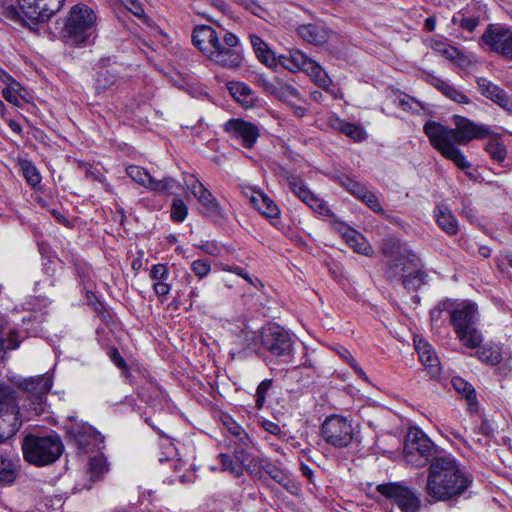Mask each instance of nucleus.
Returning <instances> with one entry per match:
<instances>
[{
	"label": "nucleus",
	"mask_w": 512,
	"mask_h": 512,
	"mask_svg": "<svg viewBox=\"0 0 512 512\" xmlns=\"http://www.w3.org/2000/svg\"><path fill=\"white\" fill-rule=\"evenodd\" d=\"M472 484L471 476L459 461L451 455L434 459L427 471L424 492L426 500L433 504L462 496Z\"/></svg>",
	"instance_id": "7ed1b4c3"
},
{
	"label": "nucleus",
	"mask_w": 512,
	"mask_h": 512,
	"mask_svg": "<svg viewBox=\"0 0 512 512\" xmlns=\"http://www.w3.org/2000/svg\"><path fill=\"white\" fill-rule=\"evenodd\" d=\"M477 85L480 93L495 103H497L506 93L502 88L487 80L486 78H479L477 80Z\"/></svg>",
	"instance_id": "f704fd0d"
},
{
	"label": "nucleus",
	"mask_w": 512,
	"mask_h": 512,
	"mask_svg": "<svg viewBox=\"0 0 512 512\" xmlns=\"http://www.w3.org/2000/svg\"><path fill=\"white\" fill-rule=\"evenodd\" d=\"M429 83L439 90L444 96L448 99L458 103V104H468L470 103L469 97L459 88L454 85L448 83L447 81L436 77L429 76Z\"/></svg>",
	"instance_id": "4be33fe9"
},
{
	"label": "nucleus",
	"mask_w": 512,
	"mask_h": 512,
	"mask_svg": "<svg viewBox=\"0 0 512 512\" xmlns=\"http://www.w3.org/2000/svg\"><path fill=\"white\" fill-rule=\"evenodd\" d=\"M198 201L201 205V211L205 215L217 216L220 214V205L213 194H199Z\"/></svg>",
	"instance_id": "a19ab883"
},
{
	"label": "nucleus",
	"mask_w": 512,
	"mask_h": 512,
	"mask_svg": "<svg viewBox=\"0 0 512 512\" xmlns=\"http://www.w3.org/2000/svg\"><path fill=\"white\" fill-rule=\"evenodd\" d=\"M122 3L135 16L142 17L144 15V9L138 0H125Z\"/></svg>",
	"instance_id": "13d9d810"
},
{
	"label": "nucleus",
	"mask_w": 512,
	"mask_h": 512,
	"mask_svg": "<svg viewBox=\"0 0 512 512\" xmlns=\"http://www.w3.org/2000/svg\"><path fill=\"white\" fill-rule=\"evenodd\" d=\"M2 96L5 98L6 101L10 102L11 104L18 105V95L15 89L10 85L2 90Z\"/></svg>",
	"instance_id": "bf43d9fd"
},
{
	"label": "nucleus",
	"mask_w": 512,
	"mask_h": 512,
	"mask_svg": "<svg viewBox=\"0 0 512 512\" xmlns=\"http://www.w3.org/2000/svg\"><path fill=\"white\" fill-rule=\"evenodd\" d=\"M479 24V19L475 17H466L461 19L460 26L467 30V31H473Z\"/></svg>",
	"instance_id": "052dcab7"
},
{
	"label": "nucleus",
	"mask_w": 512,
	"mask_h": 512,
	"mask_svg": "<svg viewBox=\"0 0 512 512\" xmlns=\"http://www.w3.org/2000/svg\"><path fill=\"white\" fill-rule=\"evenodd\" d=\"M166 281L167 280L154 281L153 290L159 298L167 296L171 291V285Z\"/></svg>",
	"instance_id": "4d7b16f0"
},
{
	"label": "nucleus",
	"mask_w": 512,
	"mask_h": 512,
	"mask_svg": "<svg viewBox=\"0 0 512 512\" xmlns=\"http://www.w3.org/2000/svg\"><path fill=\"white\" fill-rule=\"evenodd\" d=\"M191 270L199 278H205L211 271V264L208 259H197L191 264Z\"/></svg>",
	"instance_id": "49530a36"
},
{
	"label": "nucleus",
	"mask_w": 512,
	"mask_h": 512,
	"mask_svg": "<svg viewBox=\"0 0 512 512\" xmlns=\"http://www.w3.org/2000/svg\"><path fill=\"white\" fill-rule=\"evenodd\" d=\"M346 242L355 252L363 254L365 256H371L373 254V248L367 241V239L360 233L352 229H346L343 234Z\"/></svg>",
	"instance_id": "c85d7f7f"
},
{
	"label": "nucleus",
	"mask_w": 512,
	"mask_h": 512,
	"mask_svg": "<svg viewBox=\"0 0 512 512\" xmlns=\"http://www.w3.org/2000/svg\"><path fill=\"white\" fill-rule=\"evenodd\" d=\"M259 83L266 93L282 101L289 102L299 98L298 91L279 77H273L272 79L260 78Z\"/></svg>",
	"instance_id": "6ab92c4d"
},
{
	"label": "nucleus",
	"mask_w": 512,
	"mask_h": 512,
	"mask_svg": "<svg viewBox=\"0 0 512 512\" xmlns=\"http://www.w3.org/2000/svg\"><path fill=\"white\" fill-rule=\"evenodd\" d=\"M63 443L58 435H27L22 444L24 458L36 466L54 463L63 452Z\"/></svg>",
	"instance_id": "20e7f679"
},
{
	"label": "nucleus",
	"mask_w": 512,
	"mask_h": 512,
	"mask_svg": "<svg viewBox=\"0 0 512 512\" xmlns=\"http://www.w3.org/2000/svg\"><path fill=\"white\" fill-rule=\"evenodd\" d=\"M345 188L348 190V192L354 193L360 189V185L357 182L348 179V184L345 186Z\"/></svg>",
	"instance_id": "338daca9"
},
{
	"label": "nucleus",
	"mask_w": 512,
	"mask_h": 512,
	"mask_svg": "<svg viewBox=\"0 0 512 512\" xmlns=\"http://www.w3.org/2000/svg\"><path fill=\"white\" fill-rule=\"evenodd\" d=\"M108 355L111 359V361L123 372L128 371V366L126 364V361L123 359V357L120 355L119 351L115 347H111L108 351Z\"/></svg>",
	"instance_id": "6e6d98bb"
},
{
	"label": "nucleus",
	"mask_w": 512,
	"mask_h": 512,
	"mask_svg": "<svg viewBox=\"0 0 512 512\" xmlns=\"http://www.w3.org/2000/svg\"><path fill=\"white\" fill-rule=\"evenodd\" d=\"M96 15L86 5H75L64 24L63 37L72 43L82 44L87 42L94 32Z\"/></svg>",
	"instance_id": "0eeeda50"
},
{
	"label": "nucleus",
	"mask_w": 512,
	"mask_h": 512,
	"mask_svg": "<svg viewBox=\"0 0 512 512\" xmlns=\"http://www.w3.org/2000/svg\"><path fill=\"white\" fill-rule=\"evenodd\" d=\"M305 72L308 73L314 79L317 85L324 89L329 88L331 80L317 62L313 60L311 67H309V69H306Z\"/></svg>",
	"instance_id": "37998d69"
},
{
	"label": "nucleus",
	"mask_w": 512,
	"mask_h": 512,
	"mask_svg": "<svg viewBox=\"0 0 512 512\" xmlns=\"http://www.w3.org/2000/svg\"><path fill=\"white\" fill-rule=\"evenodd\" d=\"M482 41L492 51L500 54L505 59L512 60V31L489 25L482 35Z\"/></svg>",
	"instance_id": "2eb2a0df"
},
{
	"label": "nucleus",
	"mask_w": 512,
	"mask_h": 512,
	"mask_svg": "<svg viewBox=\"0 0 512 512\" xmlns=\"http://www.w3.org/2000/svg\"><path fill=\"white\" fill-rule=\"evenodd\" d=\"M484 150L491 160L497 164H503L507 157V149L500 138H492L486 142Z\"/></svg>",
	"instance_id": "473e14b6"
},
{
	"label": "nucleus",
	"mask_w": 512,
	"mask_h": 512,
	"mask_svg": "<svg viewBox=\"0 0 512 512\" xmlns=\"http://www.w3.org/2000/svg\"><path fill=\"white\" fill-rule=\"evenodd\" d=\"M377 491L395 505L401 512H419L422 500L418 493L398 483L381 484Z\"/></svg>",
	"instance_id": "9b49d317"
},
{
	"label": "nucleus",
	"mask_w": 512,
	"mask_h": 512,
	"mask_svg": "<svg viewBox=\"0 0 512 512\" xmlns=\"http://www.w3.org/2000/svg\"><path fill=\"white\" fill-rule=\"evenodd\" d=\"M340 356L350 365V367L355 371V373L362 378L363 380L367 381V375L363 371V369L358 365L357 361L353 357V355L347 350L343 349L340 352Z\"/></svg>",
	"instance_id": "3c124183"
},
{
	"label": "nucleus",
	"mask_w": 512,
	"mask_h": 512,
	"mask_svg": "<svg viewBox=\"0 0 512 512\" xmlns=\"http://www.w3.org/2000/svg\"><path fill=\"white\" fill-rule=\"evenodd\" d=\"M436 446L420 430L410 429L405 437L403 455L413 467L421 468L436 459Z\"/></svg>",
	"instance_id": "6e6552de"
},
{
	"label": "nucleus",
	"mask_w": 512,
	"mask_h": 512,
	"mask_svg": "<svg viewBox=\"0 0 512 512\" xmlns=\"http://www.w3.org/2000/svg\"><path fill=\"white\" fill-rule=\"evenodd\" d=\"M496 104H498L508 113L512 114V99L508 96L507 93H505Z\"/></svg>",
	"instance_id": "0e129e2a"
},
{
	"label": "nucleus",
	"mask_w": 512,
	"mask_h": 512,
	"mask_svg": "<svg viewBox=\"0 0 512 512\" xmlns=\"http://www.w3.org/2000/svg\"><path fill=\"white\" fill-rule=\"evenodd\" d=\"M261 425L265 431L272 435L277 436L281 434V427L277 423H274L269 420H264L262 421Z\"/></svg>",
	"instance_id": "680f3d73"
},
{
	"label": "nucleus",
	"mask_w": 512,
	"mask_h": 512,
	"mask_svg": "<svg viewBox=\"0 0 512 512\" xmlns=\"http://www.w3.org/2000/svg\"><path fill=\"white\" fill-rule=\"evenodd\" d=\"M453 122L455 127L449 128L429 120L424 124L423 131L432 147L444 158L452 161L461 170L470 169L471 163L458 146L467 145L474 139L487 138L492 131L487 125L477 124L460 115L453 116Z\"/></svg>",
	"instance_id": "f257e3e1"
},
{
	"label": "nucleus",
	"mask_w": 512,
	"mask_h": 512,
	"mask_svg": "<svg viewBox=\"0 0 512 512\" xmlns=\"http://www.w3.org/2000/svg\"><path fill=\"white\" fill-rule=\"evenodd\" d=\"M298 35L313 45H322L329 39V31L322 24H303L297 28Z\"/></svg>",
	"instance_id": "412c9836"
},
{
	"label": "nucleus",
	"mask_w": 512,
	"mask_h": 512,
	"mask_svg": "<svg viewBox=\"0 0 512 512\" xmlns=\"http://www.w3.org/2000/svg\"><path fill=\"white\" fill-rule=\"evenodd\" d=\"M312 59L300 50H290L287 55H281L278 61L284 68L296 72L305 71L312 65Z\"/></svg>",
	"instance_id": "5701e85b"
},
{
	"label": "nucleus",
	"mask_w": 512,
	"mask_h": 512,
	"mask_svg": "<svg viewBox=\"0 0 512 512\" xmlns=\"http://www.w3.org/2000/svg\"><path fill=\"white\" fill-rule=\"evenodd\" d=\"M225 425L227 427L228 433L233 438L235 444H237V447H241V448L244 449V447L248 446V444H249V436L243 430V428L241 426H239L237 423H235L231 419H228L225 422Z\"/></svg>",
	"instance_id": "e433bc0d"
},
{
	"label": "nucleus",
	"mask_w": 512,
	"mask_h": 512,
	"mask_svg": "<svg viewBox=\"0 0 512 512\" xmlns=\"http://www.w3.org/2000/svg\"><path fill=\"white\" fill-rule=\"evenodd\" d=\"M415 350L422 364L430 370L433 376L440 372V361L433 347L425 340H415Z\"/></svg>",
	"instance_id": "aec40b11"
},
{
	"label": "nucleus",
	"mask_w": 512,
	"mask_h": 512,
	"mask_svg": "<svg viewBox=\"0 0 512 512\" xmlns=\"http://www.w3.org/2000/svg\"><path fill=\"white\" fill-rule=\"evenodd\" d=\"M271 387V381L270 380H264L262 381L256 390V406L258 408H261L265 402L267 391Z\"/></svg>",
	"instance_id": "5fc2aeb1"
},
{
	"label": "nucleus",
	"mask_w": 512,
	"mask_h": 512,
	"mask_svg": "<svg viewBox=\"0 0 512 512\" xmlns=\"http://www.w3.org/2000/svg\"><path fill=\"white\" fill-rule=\"evenodd\" d=\"M224 127L225 131L233 138L239 139L245 148H252L260 135L255 124L242 119H230Z\"/></svg>",
	"instance_id": "f3484780"
},
{
	"label": "nucleus",
	"mask_w": 512,
	"mask_h": 512,
	"mask_svg": "<svg viewBox=\"0 0 512 512\" xmlns=\"http://www.w3.org/2000/svg\"><path fill=\"white\" fill-rule=\"evenodd\" d=\"M236 450L237 451H244L241 447H236L234 450V457L236 460L233 459V457L226 453H221L218 456V459L221 464V470L222 471H229L232 475L235 477H241L243 475V470H245L244 465L237 459L236 457Z\"/></svg>",
	"instance_id": "7c9ffc66"
},
{
	"label": "nucleus",
	"mask_w": 512,
	"mask_h": 512,
	"mask_svg": "<svg viewBox=\"0 0 512 512\" xmlns=\"http://www.w3.org/2000/svg\"><path fill=\"white\" fill-rule=\"evenodd\" d=\"M89 466L92 478L94 479H99L105 472L108 471L107 461L102 456L91 458Z\"/></svg>",
	"instance_id": "a18cd8bd"
},
{
	"label": "nucleus",
	"mask_w": 512,
	"mask_h": 512,
	"mask_svg": "<svg viewBox=\"0 0 512 512\" xmlns=\"http://www.w3.org/2000/svg\"><path fill=\"white\" fill-rule=\"evenodd\" d=\"M335 127L354 141L360 142L366 138L364 129L353 123L337 120V125Z\"/></svg>",
	"instance_id": "58836bf2"
},
{
	"label": "nucleus",
	"mask_w": 512,
	"mask_h": 512,
	"mask_svg": "<svg viewBox=\"0 0 512 512\" xmlns=\"http://www.w3.org/2000/svg\"><path fill=\"white\" fill-rule=\"evenodd\" d=\"M64 2L65 0H17L23 16L33 22L47 21L62 8Z\"/></svg>",
	"instance_id": "4468645a"
},
{
	"label": "nucleus",
	"mask_w": 512,
	"mask_h": 512,
	"mask_svg": "<svg viewBox=\"0 0 512 512\" xmlns=\"http://www.w3.org/2000/svg\"><path fill=\"white\" fill-rule=\"evenodd\" d=\"M236 457L250 475L263 478L264 474H266L281 486L289 488L292 482L289 475L285 470L276 466L269 458L251 456L245 451L237 450Z\"/></svg>",
	"instance_id": "9d476101"
},
{
	"label": "nucleus",
	"mask_w": 512,
	"mask_h": 512,
	"mask_svg": "<svg viewBox=\"0 0 512 512\" xmlns=\"http://www.w3.org/2000/svg\"><path fill=\"white\" fill-rule=\"evenodd\" d=\"M21 169L27 182L33 188H35L41 180L40 174L38 173L36 167L31 162L25 160L21 162Z\"/></svg>",
	"instance_id": "c03bdc74"
},
{
	"label": "nucleus",
	"mask_w": 512,
	"mask_h": 512,
	"mask_svg": "<svg viewBox=\"0 0 512 512\" xmlns=\"http://www.w3.org/2000/svg\"><path fill=\"white\" fill-rule=\"evenodd\" d=\"M263 348L272 355L283 358L289 362L293 352V342L287 331L278 325H269L262 329L260 334Z\"/></svg>",
	"instance_id": "f8f14e48"
},
{
	"label": "nucleus",
	"mask_w": 512,
	"mask_h": 512,
	"mask_svg": "<svg viewBox=\"0 0 512 512\" xmlns=\"http://www.w3.org/2000/svg\"><path fill=\"white\" fill-rule=\"evenodd\" d=\"M238 2L254 15L263 17L265 9L261 6L262 0H238Z\"/></svg>",
	"instance_id": "864d4df0"
},
{
	"label": "nucleus",
	"mask_w": 512,
	"mask_h": 512,
	"mask_svg": "<svg viewBox=\"0 0 512 512\" xmlns=\"http://www.w3.org/2000/svg\"><path fill=\"white\" fill-rule=\"evenodd\" d=\"M18 386L31 397L24 418L40 414L43 411V397L52 388V379L46 375L29 377L19 381ZM22 419L23 415L16 404L14 393L8 387L0 385V443L17 433Z\"/></svg>",
	"instance_id": "f03ea898"
},
{
	"label": "nucleus",
	"mask_w": 512,
	"mask_h": 512,
	"mask_svg": "<svg viewBox=\"0 0 512 512\" xmlns=\"http://www.w3.org/2000/svg\"><path fill=\"white\" fill-rule=\"evenodd\" d=\"M169 275V268L163 263L153 265L149 272V278L153 281L167 280Z\"/></svg>",
	"instance_id": "09e8293b"
},
{
	"label": "nucleus",
	"mask_w": 512,
	"mask_h": 512,
	"mask_svg": "<svg viewBox=\"0 0 512 512\" xmlns=\"http://www.w3.org/2000/svg\"><path fill=\"white\" fill-rule=\"evenodd\" d=\"M359 199L365 203L371 210L377 213L384 212L382 204L377 194H358Z\"/></svg>",
	"instance_id": "8fccbe9b"
},
{
	"label": "nucleus",
	"mask_w": 512,
	"mask_h": 512,
	"mask_svg": "<svg viewBox=\"0 0 512 512\" xmlns=\"http://www.w3.org/2000/svg\"><path fill=\"white\" fill-rule=\"evenodd\" d=\"M19 472V460L8 454L0 453V487L15 482Z\"/></svg>",
	"instance_id": "b1692460"
},
{
	"label": "nucleus",
	"mask_w": 512,
	"mask_h": 512,
	"mask_svg": "<svg viewBox=\"0 0 512 512\" xmlns=\"http://www.w3.org/2000/svg\"><path fill=\"white\" fill-rule=\"evenodd\" d=\"M250 204L267 218H276L280 214V209L275 201L267 194L247 195Z\"/></svg>",
	"instance_id": "393cba45"
},
{
	"label": "nucleus",
	"mask_w": 512,
	"mask_h": 512,
	"mask_svg": "<svg viewBox=\"0 0 512 512\" xmlns=\"http://www.w3.org/2000/svg\"><path fill=\"white\" fill-rule=\"evenodd\" d=\"M431 47L434 51L439 53L441 56L445 57L450 61H456L461 63L465 57L463 53L456 47L451 46L442 41H433Z\"/></svg>",
	"instance_id": "72a5a7b5"
},
{
	"label": "nucleus",
	"mask_w": 512,
	"mask_h": 512,
	"mask_svg": "<svg viewBox=\"0 0 512 512\" xmlns=\"http://www.w3.org/2000/svg\"><path fill=\"white\" fill-rule=\"evenodd\" d=\"M452 385L458 393L467 399L470 406L476 403L475 390L470 383L460 377H454L452 379Z\"/></svg>",
	"instance_id": "79ce46f5"
},
{
	"label": "nucleus",
	"mask_w": 512,
	"mask_h": 512,
	"mask_svg": "<svg viewBox=\"0 0 512 512\" xmlns=\"http://www.w3.org/2000/svg\"><path fill=\"white\" fill-rule=\"evenodd\" d=\"M238 43L239 40L234 34L222 32L213 51L214 53L211 54L209 59L223 67H239L242 57L240 51L237 49Z\"/></svg>",
	"instance_id": "ddd939ff"
},
{
	"label": "nucleus",
	"mask_w": 512,
	"mask_h": 512,
	"mask_svg": "<svg viewBox=\"0 0 512 512\" xmlns=\"http://www.w3.org/2000/svg\"><path fill=\"white\" fill-rule=\"evenodd\" d=\"M435 26H436V20L434 17H428L426 20H425V28L428 30V31H433L435 29Z\"/></svg>",
	"instance_id": "774afa93"
},
{
	"label": "nucleus",
	"mask_w": 512,
	"mask_h": 512,
	"mask_svg": "<svg viewBox=\"0 0 512 512\" xmlns=\"http://www.w3.org/2000/svg\"><path fill=\"white\" fill-rule=\"evenodd\" d=\"M477 319V307L471 302L457 305L450 313V321L458 339L472 349L478 347L483 340L481 333L474 327Z\"/></svg>",
	"instance_id": "423d86ee"
},
{
	"label": "nucleus",
	"mask_w": 512,
	"mask_h": 512,
	"mask_svg": "<svg viewBox=\"0 0 512 512\" xmlns=\"http://www.w3.org/2000/svg\"><path fill=\"white\" fill-rule=\"evenodd\" d=\"M0 81H2L3 83H6L8 85H11V84L17 85V83L12 79V77L2 69H0Z\"/></svg>",
	"instance_id": "69168bd1"
},
{
	"label": "nucleus",
	"mask_w": 512,
	"mask_h": 512,
	"mask_svg": "<svg viewBox=\"0 0 512 512\" xmlns=\"http://www.w3.org/2000/svg\"><path fill=\"white\" fill-rule=\"evenodd\" d=\"M221 269L223 271L231 272V273H234V274L244 278L249 284H251L253 286H256V283H260V281L258 279L253 280L250 277V275L248 274V272L240 266L222 265Z\"/></svg>",
	"instance_id": "603ef678"
},
{
	"label": "nucleus",
	"mask_w": 512,
	"mask_h": 512,
	"mask_svg": "<svg viewBox=\"0 0 512 512\" xmlns=\"http://www.w3.org/2000/svg\"><path fill=\"white\" fill-rule=\"evenodd\" d=\"M288 182H289L291 192H305V187L300 178H298L296 176H291L288 179Z\"/></svg>",
	"instance_id": "e2e57ef3"
},
{
	"label": "nucleus",
	"mask_w": 512,
	"mask_h": 512,
	"mask_svg": "<svg viewBox=\"0 0 512 512\" xmlns=\"http://www.w3.org/2000/svg\"><path fill=\"white\" fill-rule=\"evenodd\" d=\"M249 38L257 58L269 67L275 66L277 64L276 57L267 43L256 34H250Z\"/></svg>",
	"instance_id": "cd10ccee"
},
{
	"label": "nucleus",
	"mask_w": 512,
	"mask_h": 512,
	"mask_svg": "<svg viewBox=\"0 0 512 512\" xmlns=\"http://www.w3.org/2000/svg\"><path fill=\"white\" fill-rule=\"evenodd\" d=\"M229 91L235 100L242 104L244 107H251L254 104L253 92L245 83H230Z\"/></svg>",
	"instance_id": "c756f323"
},
{
	"label": "nucleus",
	"mask_w": 512,
	"mask_h": 512,
	"mask_svg": "<svg viewBox=\"0 0 512 512\" xmlns=\"http://www.w3.org/2000/svg\"><path fill=\"white\" fill-rule=\"evenodd\" d=\"M117 80V76L115 73L111 72L108 69L101 68L96 75L95 78V89L96 92L102 93L105 92L107 89H110Z\"/></svg>",
	"instance_id": "c9c22d12"
},
{
	"label": "nucleus",
	"mask_w": 512,
	"mask_h": 512,
	"mask_svg": "<svg viewBox=\"0 0 512 512\" xmlns=\"http://www.w3.org/2000/svg\"><path fill=\"white\" fill-rule=\"evenodd\" d=\"M302 202L307 204L316 213L333 217L331 208L327 203L320 197L319 194H297Z\"/></svg>",
	"instance_id": "2f4dec72"
},
{
	"label": "nucleus",
	"mask_w": 512,
	"mask_h": 512,
	"mask_svg": "<svg viewBox=\"0 0 512 512\" xmlns=\"http://www.w3.org/2000/svg\"><path fill=\"white\" fill-rule=\"evenodd\" d=\"M126 172L134 182L153 191L169 192L182 189L184 192H208V189L193 174H185L180 183L171 178L156 181L147 170L136 165L128 166Z\"/></svg>",
	"instance_id": "39448f33"
},
{
	"label": "nucleus",
	"mask_w": 512,
	"mask_h": 512,
	"mask_svg": "<svg viewBox=\"0 0 512 512\" xmlns=\"http://www.w3.org/2000/svg\"><path fill=\"white\" fill-rule=\"evenodd\" d=\"M478 358L490 365H497L502 360V354L497 346L484 345L478 351Z\"/></svg>",
	"instance_id": "4c0bfd02"
},
{
	"label": "nucleus",
	"mask_w": 512,
	"mask_h": 512,
	"mask_svg": "<svg viewBox=\"0 0 512 512\" xmlns=\"http://www.w3.org/2000/svg\"><path fill=\"white\" fill-rule=\"evenodd\" d=\"M71 434L84 450H88L91 446H94L100 438V434L87 424L79 426L75 423V425L71 427Z\"/></svg>",
	"instance_id": "a878e982"
},
{
	"label": "nucleus",
	"mask_w": 512,
	"mask_h": 512,
	"mask_svg": "<svg viewBox=\"0 0 512 512\" xmlns=\"http://www.w3.org/2000/svg\"><path fill=\"white\" fill-rule=\"evenodd\" d=\"M434 217L439 227L446 233L453 235L458 231V223L451 211L444 205H437Z\"/></svg>",
	"instance_id": "bb28decb"
},
{
	"label": "nucleus",
	"mask_w": 512,
	"mask_h": 512,
	"mask_svg": "<svg viewBox=\"0 0 512 512\" xmlns=\"http://www.w3.org/2000/svg\"><path fill=\"white\" fill-rule=\"evenodd\" d=\"M393 277H399L404 287L410 291L417 290L423 284V273L420 272L412 261L399 258L390 264Z\"/></svg>",
	"instance_id": "dca6fc26"
},
{
	"label": "nucleus",
	"mask_w": 512,
	"mask_h": 512,
	"mask_svg": "<svg viewBox=\"0 0 512 512\" xmlns=\"http://www.w3.org/2000/svg\"><path fill=\"white\" fill-rule=\"evenodd\" d=\"M222 32V30L217 32L212 26L208 25L197 26L192 34L193 44L209 59L211 54L214 53L213 51Z\"/></svg>",
	"instance_id": "a211bd4d"
},
{
	"label": "nucleus",
	"mask_w": 512,
	"mask_h": 512,
	"mask_svg": "<svg viewBox=\"0 0 512 512\" xmlns=\"http://www.w3.org/2000/svg\"><path fill=\"white\" fill-rule=\"evenodd\" d=\"M321 435L327 444L340 449L349 447L355 441L357 432L348 418L331 415L324 420Z\"/></svg>",
	"instance_id": "1a4fd4ad"
},
{
	"label": "nucleus",
	"mask_w": 512,
	"mask_h": 512,
	"mask_svg": "<svg viewBox=\"0 0 512 512\" xmlns=\"http://www.w3.org/2000/svg\"><path fill=\"white\" fill-rule=\"evenodd\" d=\"M187 206L181 199H175L171 207V218L175 222H183L187 216Z\"/></svg>",
	"instance_id": "de8ad7c7"
},
{
	"label": "nucleus",
	"mask_w": 512,
	"mask_h": 512,
	"mask_svg": "<svg viewBox=\"0 0 512 512\" xmlns=\"http://www.w3.org/2000/svg\"><path fill=\"white\" fill-rule=\"evenodd\" d=\"M18 346V335L14 331L0 329V357H3L6 351L16 349Z\"/></svg>",
	"instance_id": "ea45409f"
}]
</instances>
